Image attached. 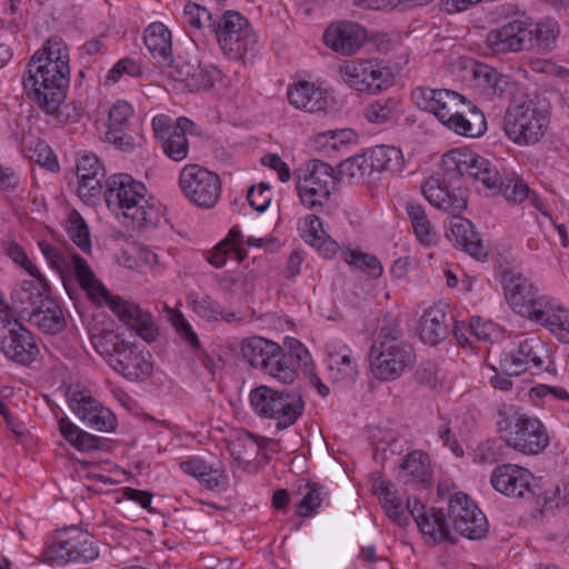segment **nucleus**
<instances>
[{
	"label": "nucleus",
	"instance_id": "obj_1",
	"mask_svg": "<svg viewBox=\"0 0 569 569\" xmlns=\"http://www.w3.org/2000/svg\"><path fill=\"white\" fill-rule=\"evenodd\" d=\"M506 172L496 161L472 152L451 151L442 157L441 171L426 180L422 192L433 207L445 212H462L467 208L466 182L491 196L501 190Z\"/></svg>",
	"mask_w": 569,
	"mask_h": 569
},
{
	"label": "nucleus",
	"instance_id": "obj_2",
	"mask_svg": "<svg viewBox=\"0 0 569 569\" xmlns=\"http://www.w3.org/2000/svg\"><path fill=\"white\" fill-rule=\"evenodd\" d=\"M39 247L48 264L58 272L67 290L74 274L79 286L93 303H107L121 322L134 330L147 342L156 339L157 327L151 315L132 302L112 297L84 258L70 251H61L44 241L40 242Z\"/></svg>",
	"mask_w": 569,
	"mask_h": 569
},
{
	"label": "nucleus",
	"instance_id": "obj_3",
	"mask_svg": "<svg viewBox=\"0 0 569 569\" xmlns=\"http://www.w3.org/2000/svg\"><path fill=\"white\" fill-rule=\"evenodd\" d=\"M146 194V186L127 173L111 176L103 192L108 208L122 214L131 229L156 227L159 222V211Z\"/></svg>",
	"mask_w": 569,
	"mask_h": 569
},
{
	"label": "nucleus",
	"instance_id": "obj_4",
	"mask_svg": "<svg viewBox=\"0 0 569 569\" xmlns=\"http://www.w3.org/2000/svg\"><path fill=\"white\" fill-rule=\"evenodd\" d=\"M549 126L548 109L538 96L512 101L506 110L503 129L508 138L520 146L541 140Z\"/></svg>",
	"mask_w": 569,
	"mask_h": 569
},
{
	"label": "nucleus",
	"instance_id": "obj_5",
	"mask_svg": "<svg viewBox=\"0 0 569 569\" xmlns=\"http://www.w3.org/2000/svg\"><path fill=\"white\" fill-rule=\"evenodd\" d=\"M30 59L23 76V90L43 112L53 114L63 103L70 83V73L48 67H38Z\"/></svg>",
	"mask_w": 569,
	"mask_h": 569
},
{
	"label": "nucleus",
	"instance_id": "obj_6",
	"mask_svg": "<svg viewBox=\"0 0 569 569\" xmlns=\"http://www.w3.org/2000/svg\"><path fill=\"white\" fill-rule=\"evenodd\" d=\"M208 29L214 34L223 53L231 60L252 59L257 53V39L248 20L238 11L227 10L216 16Z\"/></svg>",
	"mask_w": 569,
	"mask_h": 569
},
{
	"label": "nucleus",
	"instance_id": "obj_7",
	"mask_svg": "<svg viewBox=\"0 0 569 569\" xmlns=\"http://www.w3.org/2000/svg\"><path fill=\"white\" fill-rule=\"evenodd\" d=\"M250 405L261 418L276 420L278 429H287L302 416L305 400L298 391H280L267 386L251 390Z\"/></svg>",
	"mask_w": 569,
	"mask_h": 569
},
{
	"label": "nucleus",
	"instance_id": "obj_8",
	"mask_svg": "<svg viewBox=\"0 0 569 569\" xmlns=\"http://www.w3.org/2000/svg\"><path fill=\"white\" fill-rule=\"evenodd\" d=\"M241 352L253 368L261 369L281 383L295 381L297 372L288 365L287 355L278 343L261 337H251L242 341Z\"/></svg>",
	"mask_w": 569,
	"mask_h": 569
},
{
	"label": "nucleus",
	"instance_id": "obj_9",
	"mask_svg": "<svg viewBox=\"0 0 569 569\" xmlns=\"http://www.w3.org/2000/svg\"><path fill=\"white\" fill-rule=\"evenodd\" d=\"M549 358L547 345L538 337H530L523 339L515 352L500 356L499 370L507 376H519L525 371L532 375L552 372L553 362Z\"/></svg>",
	"mask_w": 569,
	"mask_h": 569
},
{
	"label": "nucleus",
	"instance_id": "obj_10",
	"mask_svg": "<svg viewBox=\"0 0 569 569\" xmlns=\"http://www.w3.org/2000/svg\"><path fill=\"white\" fill-rule=\"evenodd\" d=\"M179 186L190 202L203 209L213 208L221 196L219 176L199 164L182 168Z\"/></svg>",
	"mask_w": 569,
	"mask_h": 569
},
{
	"label": "nucleus",
	"instance_id": "obj_11",
	"mask_svg": "<svg viewBox=\"0 0 569 569\" xmlns=\"http://www.w3.org/2000/svg\"><path fill=\"white\" fill-rule=\"evenodd\" d=\"M339 72L343 82L357 91L383 90L395 81L391 68L378 59L348 61Z\"/></svg>",
	"mask_w": 569,
	"mask_h": 569
},
{
	"label": "nucleus",
	"instance_id": "obj_12",
	"mask_svg": "<svg viewBox=\"0 0 569 569\" xmlns=\"http://www.w3.org/2000/svg\"><path fill=\"white\" fill-rule=\"evenodd\" d=\"M111 348L100 351L109 366L131 381L144 380L152 373L150 355L138 351L133 345H128L119 335H111Z\"/></svg>",
	"mask_w": 569,
	"mask_h": 569
},
{
	"label": "nucleus",
	"instance_id": "obj_13",
	"mask_svg": "<svg viewBox=\"0 0 569 569\" xmlns=\"http://www.w3.org/2000/svg\"><path fill=\"white\" fill-rule=\"evenodd\" d=\"M450 530L460 536L477 540L486 536L488 521L477 505L463 492L450 497L446 511Z\"/></svg>",
	"mask_w": 569,
	"mask_h": 569
},
{
	"label": "nucleus",
	"instance_id": "obj_14",
	"mask_svg": "<svg viewBox=\"0 0 569 569\" xmlns=\"http://www.w3.org/2000/svg\"><path fill=\"white\" fill-rule=\"evenodd\" d=\"M99 552L93 543V537L78 528L66 530L63 537H59L46 550V560L58 563L88 562L98 557Z\"/></svg>",
	"mask_w": 569,
	"mask_h": 569
},
{
	"label": "nucleus",
	"instance_id": "obj_15",
	"mask_svg": "<svg viewBox=\"0 0 569 569\" xmlns=\"http://www.w3.org/2000/svg\"><path fill=\"white\" fill-rule=\"evenodd\" d=\"M533 479L529 470L508 463L493 469L490 482L498 492L507 497L546 502V498H541L540 488L532 483Z\"/></svg>",
	"mask_w": 569,
	"mask_h": 569
},
{
	"label": "nucleus",
	"instance_id": "obj_16",
	"mask_svg": "<svg viewBox=\"0 0 569 569\" xmlns=\"http://www.w3.org/2000/svg\"><path fill=\"white\" fill-rule=\"evenodd\" d=\"M2 330L0 351L6 358L20 366H30L39 355L32 333L18 319L3 325Z\"/></svg>",
	"mask_w": 569,
	"mask_h": 569
},
{
	"label": "nucleus",
	"instance_id": "obj_17",
	"mask_svg": "<svg viewBox=\"0 0 569 569\" xmlns=\"http://www.w3.org/2000/svg\"><path fill=\"white\" fill-rule=\"evenodd\" d=\"M507 445L519 452L537 455L549 445V436L539 419L522 412L516 417L515 430L510 432Z\"/></svg>",
	"mask_w": 569,
	"mask_h": 569
},
{
	"label": "nucleus",
	"instance_id": "obj_18",
	"mask_svg": "<svg viewBox=\"0 0 569 569\" xmlns=\"http://www.w3.org/2000/svg\"><path fill=\"white\" fill-rule=\"evenodd\" d=\"M416 360L411 345H402L398 349L369 350V363L376 378L383 381L395 380L410 368Z\"/></svg>",
	"mask_w": 569,
	"mask_h": 569
},
{
	"label": "nucleus",
	"instance_id": "obj_19",
	"mask_svg": "<svg viewBox=\"0 0 569 569\" xmlns=\"http://www.w3.org/2000/svg\"><path fill=\"white\" fill-rule=\"evenodd\" d=\"M48 297H50V286L42 273L34 280H24L11 291V313L27 319Z\"/></svg>",
	"mask_w": 569,
	"mask_h": 569
},
{
	"label": "nucleus",
	"instance_id": "obj_20",
	"mask_svg": "<svg viewBox=\"0 0 569 569\" xmlns=\"http://www.w3.org/2000/svg\"><path fill=\"white\" fill-rule=\"evenodd\" d=\"M366 39L367 30L362 26L346 20L331 23L323 33L325 43L343 56L355 54Z\"/></svg>",
	"mask_w": 569,
	"mask_h": 569
},
{
	"label": "nucleus",
	"instance_id": "obj_21",
	"mask_svg": "<svg viewBox=\"0 0 569 569\" xmlns=\"http://www.w3.org/2000/svg\"><path fill=\"white\" fill-rule=\"evenodd\" d=\"M408 511L419 531L432 542L450 540V523L443 509L432 508L427 512L426 507L418 500L408 498Z\"/></svg>",
	"mask_w": 569,
	"mask_h": 569
},
{
	"label": "nucleus",
	"instance_id": "obj_22",
	"mask_svg": "<svg viewBox=\"0 0 569 569\" xmlns=\"http://www.w3.org/2000/svg\"><path fill=\"white\" fill-rule=\"evenodd\" d=\"M76 416L88 427L97 431L110 432L117 426L116 416L91 396L80 395L70 399Z\"/></svg>",
	"mask_w": 569,
	"mask_h": 569
},
{
	"label": "nucleus",
	"instance_id": "obj_23",
	"mask_svg": "<svg viewBox=\"0 0 569 569\" xmlns=\"http://www.w3.org/2000/svg\"><path fill=\"white\" fill-rule=\"evenodd\" d=\"M77 176L79 179L78 194L84 201H91L102 191V180L106 170L93 153L80 154L77 159Z\"/></svg>",
	"mask_w": 569,
	"mask_h": 569
},
{
	"label": "nucleus",
	"instance_id": "obj_24",
	"mask_svg": "<svg viewBox=\"0 0 569 569\" xmlns=\"http://www.w3.org/2000/svg\"><path fill=\"white\" fill-rule=\"evenodd\" d=\"M527 24L515 20L487 34V43L495 53L528 50Z\"/></svg>",
	"mask_w": 569,
	"mask_h": 569
},
{
	"label": "nucleus",
	"instance_id": "obj_25",
	"mask_svg": "<svg viewBox=\"0 0 569 569\" xmlns=\"http://www.w3.org/2000/svg\"><path fill=\"white\" fill-rule=\"evenodd\" d=\"M369 166V183H376L383 174H395L403 168L405 160L400 149L393 146H376L365 152Z\"/></svg>",
	"mask_w": 569,
	"mask_h": 569
},
{
	"label": "nucleus",
	"instance_id": "obj_26",
	"mask_svg": "<svg viewBox=\"0 0 569 569\" xmlns=\"http://www.w3.org/2000/svg\"><path fill=\"white\" fill-rule=\"evenodd\" d=\"M455 319L442 307L429 308L422 315L419 325L420 339L429 346H437L450 333Z\"/></svg>",
	"mask_w": 569,
	"mask_h": 569
},
{
	"label": "nucleus",
	"instance_id": "obj_27",
	"mask_svg": "<svg viewBox=\"0 0 569 569\" xmlns=\"http://www.w3.org/2000/svg\"><path fill=\"white\" fill-rule=\"evenodd\" d=\"M133 114L132 107L126 101H117L109 110L108 129L104 132V139L113 143L121 150H129L133 147V139L126 133L124 129L128 126Z\"/></svg>",
	"mask_w": 569,
	"mask_h": 569
},
{
	"label": "nucleus",
	"instance_id": "obj_28",
	"mask_svg": "<svg viewBox=\"0 0 569 569\" xmlns=\"http://www.w3.org/2000/svg\"><path fill=\"white\" fill-rule=\"evenodd\" d=\"M287 96L290 104L306 112L325 111L329 106L327 92L308 81H299L291 86Z\"/></svg>",
	"mask_w": 569,
	"mask_h": 569
},
{
	"label": "nucleus",
	"instance_id": "obj_29",
	"mask_svg": "<svg viewBox=\"0 0 569 569\" xmlns=\"http://www.w3.org/2000/svg\"><path fill=\"white\" fill-rule=\"evenodd\" d=\"M143 42L158 64L171 67L174 62L171 32L161 22L150 23L143 32Z\"/></svg>",
	"mask_w": 569,
	"mask_h": 569
},
{
	"label": "nucleus",
	"instance_id": "obj_30",
	"mask_svg": "<svg viewBox=\"0 0 569 569\" xmlns=\"http://www.w3.org/2000/svg\"><path fill=\"white\" fill-rule=\"evenodd\" d=\"M472 74L478 84L493 98H507L513 94L518 87V83L510 77L499 73L495 68L485 63H477Z\"/></svg>",
	"mask_w": 569,
	"mask_h": 569
},
{
	"label": "nucleus",
	"instance_id": "obj_31",
	"mask_svg": "<svg viewBox=\"0 0 569 569\" xmlns=\"http://www.w3.org/2000/svg\"><path fill=\"white\" fill-rule=\"evenodd\" d=\"M503 292L512 309L521 313V309L536 296L533 284L520 272L507 271L502 274Z\"/></svg>",
	"mask_w": 569,
	"mask_h": 569
},
{
	"label": "nucleus",
	"instance_id": "obj_32",
	"mask_svg": "<svg viewBox=\"0 0 569 569\" xmlns=\"http://www.w3.org/2000/svg\"><path fill=\"white\" fill-rule=\"evenodd\" d=\"M27 320L47 335H58L67 326L62 309L51 297L44 299V302L30 313Z\"/></svg>",
	"mask_w": 569,
	"mask_h": 569
},
{
	"label": "nucleus",
	"instance_id": "obj_33",
	"mask_svg": "<svg viewBox=\"0 0 569 569\" xmlns=\"http://www.w3.org/2000/svg\"><path fill=\"white\" fill-rule=\"evenodd\" d=\"M528 50L538 53H549L555 47L560 34L559 23L551 18L543 19L537 23L527 24Z\"/></svg>",
	"mask_w": 569,
	"mask_h": 569
},
{
	"label": "nucleus",
	"instance_id": "obj_34",
	"mask_svg": "<svg viewBox=\"0 0 569 569\" xmlns=\"http://www.w3.org/2000/svg\"><path fill=\"white\" fill-rule=\"evenodd\" d=\"M402 101L397 97H381L363 109L365 119L373 124H393L403 116Z\"/></svg>",
	"mask_w": 569,
	"mask_h": 569
},
{
	"label": "nucleus",
	"instance_id": "obj_35",
	"mask_svg": "<svg viewBox=\"0 0 569 569\" xmlns=\"http://www.w3.org/2000/svg\"><path fill=\"white\" fill-rule=\"evenodd\" d=\"M449 213L452 214L450 229L456 243L478 260L486 257L487 253L483 251L481 240L479 234L475 231L472 222L461 217V212Z\"/></svg>",
	"mask_w": 569,
	"mask_h": 569
},
{
	"label": "nucleus",
	"instance_id": "obj_36",
	"mask_svg": "<svg viewBox=\"0 0 569 569\" xmlns=\"http://www.w3.org/2000/svg\"><path fill=\"white\" fill-rule=\"evenodd\" d=\"M447 128L467 138H478L486 132L487 120L483 112L470 101L462 107L460 114L451 120Z\"/></svg>",
	"mask_w": 569,
	"mask_h": 569
},
{
	"label": "nucleus",
	"instance_id": "obj_37",
	"mask_svg": "<svg viewBox=\"0 0 569 569\" xmlns=\"http://www.w3.org/2000/svg\"><path fill=\"white\" fill-rule=\"evenodd\" d=\"M39 59L34 63L38 67H48V69L62 70L70 73L69 53L67 46L59 37H51L46 41L42 49L38 50L31 59Z\"/></svg>",
	"mask_w": 569,
	"mask_h": 569
},
{
	"label": "nucleus",
	"instance_id": "obj_38",
	"mask_svg": "<svg viewBox=\"0 0 569 569\" xmlns=\"http://www.w3.org/2000/svg\"><path fill=\"white\" fill-rule=\"evenodd\" d=\"M59 430L63 438L77 450L82 452H93L101 450L106 441L87 431L81 430L68 418L59 420Z\"/></svg>",
	"mask_w": 569,
	"mask_h": 569
},
{
	"label": "nucleus",
	"instance_id": "obj_39",
	"mask_svg": "<svg viewBox=\"0 0 569 569\" xmlns=\"http://www.w3.org/2000/svg\"><path fill=\"white\" fill-rule=\"evenodd\" d=\"M400 479L405 483L417 482L425 485L428 482L429 457L421 450H413L402 461Z\"/></svg>",
	"mask_w": 569,
	"mask_h": 569
},
{
	"label": "nucleus",
	"instance_id": "obj_40",
	"mask_svg": "<svg viewBox=\"0 0 569 569\" xmlns=\"http://www.w3.org/2000/svg\"><path fill=\"white\" fill-rule=\"evenodd\" d=\"M377 491L383 500V508L389 519L399 527H406L411 518L408 502L403 506L401 499L391 492L389 483L386 481H380Z\"/></svg>",
	"mask_w": 569,
	"mask_h": 569
},
{
	"label": "nucleus",
	"instance_id": "obj_41",
	"mask_svg": "<svg viewBox=\"0 0 569 569\" xmlns=\"http://www.w3.org/2000/svg\"><path fill=\"white\" fill-rule=\"evenodd\" d=\"M406 212L412 223L415 234L420 243L430 244L433 241L435 233L425 208L417 202L408 201Z\"/></svg>",
	"mask_w": 569,
	"mask_h": 569
},
{
	"label": "nucleus",
	"instance_id": "obj_42",
	"mask_svg": "<svg viewBox=\"0 0 569 569\" xmlns=\"http://www.w3.org/2000/svg\"><path fill=\"white\" fill-rule=\"evenodd\" d=\"M306 233L303 239L310 246L322 250L323 246H327L325 256H331L338 249V244L333 241L327 242V232L323 229L322 221L316 212L306 217Z\"/></svg>",
	"mask_w": 569,
	"mask_h": 569
},
{
	"label": "nucleus",
	"instance_id": "obj_43",
	"mask_svg": "<svg viewBox=\"0 0 569 569\" xmlns=\"http://www.w3.org/2000/svg\"><path fill=\"white\" fill-rule=\"evenodd\" d=\"M297 191L301 203L316 213L322 211L325 202L329 200L331 193L330 190L309 184V182L301 179L297 183Z\"/></svg>",
	"mask_w": 569,
	"mask_h": 569
},
{
	"label": "nucleus",
	"instance_id": "obj_44",
	"mask_svg": "<svg viewBox=\"0 0 569 569\" xmlns=\"http://www.w3.org/2000/svg\"><path fill=\"white\" fill-rule=\"evenodd\" d=\"M402 345H409L403 340V331L400 322L396 319H389L383 326H381L378 338L371 346L370 350L373 349H398Z\"/></svg>",
	"mask_w": 569,
	"mask_h": 569
},
{
	"label": "nucleus",
	"instance_id": "obj_45",
	"mask_svg": "<svg viewBox=\"0 0 569 569\" xmlns=\"http://www.w3.org/2000/svg\"><path fill=\"white\" fill-rule=\"evenodd\" d=\"M307 174L302 180L309 182V184H313L321 189L330 190L336 183V177L333 174V169L330 164L315 159L310 161L307 168Z\"/></svg>",
	"mask_w": 569,
	"mask_h": 569
},
{
	"label": "nucleus",
	"instance_id": "obj_46",
	"mask_svg": "<svg viewBox=\"0 0 569 569\" xmlns=\"http://www.w3.org/2000/svg\"><path fill=\"white\" fill-rule=\"evenodd\" d=\"M369 166L363 154L349 158L339 164L338 173L341 179H348L350 183H369Z\"/></svg>",
	"mask_w": 569,
	"mask_h": 569
},
{
	"label": "nucleus",
	"instance_id": "obj_47",
	"mask_svg": "<svg viewBox=\"0 0 569 569\" xmlns=\"http://www.w3.org/2000/svg\"><path fill=\"white\" fill-rule=\"evenodd\" d=\"M440 101L439 112H436L437 119L447 127V124L457 118L462 111V107H466L470 101L465 96L448 90L446 91L442 101Z\"/></svg>",
	"mask_w": 569,
	"mask_h": 569
},
{
	"label": "nucleus",
	"instance_id": "obj_48",
	"mask_svg": "<svg viewBox=\"0 0 569 569\" xmlns=\"http://www.w3.org/2000/svg\"><path fill=\"white\" fill-rule=\"evenodd\" d=\"M343 260L362 271H366L370 277L377 279L382 274V266L377 257L369 253H363L359 250L348 249L343 251Z\"/></svg>",
	"mask_w": 569,
	"mask_h": 569
},
{
	"label": "nucleus",
	"instance_id": "obj_49",
	"mask_svg": "<svg viewBox=\"0 0 569 569\" xmlns=\"http://www.w3.org/2000/svg\"><path fill=\"white\" fill-rule=\"evenodd\" d=\"M69 226L67 233L69 238L78 246L83 252L91 251V239L87 222L79 212L72 211L68 219Z\"/></svg>",
	"mask_w": 569,
	"mask_h": 569
},
{
	"label": "nucleus",
	"instance_id": "obj_50",
	"mask_svg": "<svg viewBox=\"0 0 569 569\" xmlns=\"http://www.w3.org/2000/svg\"><path fill=\"white\" fill-rule=\"evenodd\" d=\"M447 89H431L419 87L412 90V99L417 108L436 116L439 112L440 99L442 100Z\"/></svg>",
	"mask_w": 569,
	"mask_h": 569
},
{
	"label": "nucleus",
	"instance_id": "obj_51",
	"mask_svg": "<svg viewBox=\"0 0 569 569\" xmlns=\"http://www.w3.org/2000/svg\"><path fill=\"white\" fill-rule=\"evenodd\" d=\"M530 192L531 190L525 180L515 177L513 174H506L501 190L499 191V193L503 194L508 201L513 203H521L529 198Z\"/></svg>",
	"mask_w": 569,
	"mask_h": 569
},
{
	"label": "nucleus",
	"instance_id": "obj_52",
	"mask_svg": "<svg viewBox=\"0 0 569 569\" xmlns=\"http://www.w3.org/2000/svg\"><path fill=\"white\" fill-rule=\"evenodd\" d=\"M557 305L553 303L552 299L542 296V297H533L530 302L521 309V316H527L528 318L543 323L545 320H548V316L556 309Z\"/></svg>",
	"mask_w": 569,
	"mask_h": 569
},
{
	"label": "nucleus",
	"instance_id": "obj_53",
	"mask_svg": "<svg viewBox=\"0 0 569 569\" xmlns=\"http://www.w3.org/2000/svg\"><path fill=\"white\" fill-rule=\"evenodd\" d=\"M163 153L173 161H182L187 158L189 151V142L187 137L178 131H173L164 140L161 141Z\"/></svg>",
	"mask_w": 569,
	"mask_h": 569
},
{
	"label": "nucleus",
	"instance_id": "obj_54",
	"mask_svg": "<svg viewBox=\"0 0 569 569\" xmlns=\"http://www.w3.org/2000/svg\"><path fill=\"white\" fill-rule=\"evenodd\" d=\"M183 16L186 22L197 30L208 27L216 17L206 7L194 2H188L184 6Z\"/></svg>",
	"mask_w": 569,
	"mask_h": 569
},
{
	"label": "nucleus",
	"instance_id": "obj_55",
	"mask_svg": "<svg viewBox=\"0 0 569 569\" xmlns=\"http://www.w3.org/2000/svg\"><path fill=\"white\" fill-rule=\"evenodd\" d=\"M308 491L297 506V513L300 517H308L321 503L322 487L316 482H307Z\"/></svg>",
	"mask_w": 569,
	"mask_h": 569
},
{
	"label": "nucleus",
	"instance_id": "obj_56",
	"mask_svg": "<svg viewBox=\"0 0 569 569\" xmlns=\"http://www.w3.org/2000/svg\"><path fill=\"white\" fill-rule=\"evenodd\" d=\"M220 76V71L213 66L201 64L197 69L194 78L191 77L190 90L210 89L213 87L214 81Z\"/></svg>",
	"mask_w": 569,
	"mask_h": 569
},
{
	"label": "nucleus",
	"instance_id": "obj_57",
	"mask_svg": "<svg viewBox=\"0 0 569 569\" xmlns=\"http://www.w3.org/2000/svg\"><path fill=\"white\" fill-rule=\"evenodd\" d=\"M170 322L180 337L183 338L191 347L198 348L200 346L198 336L193 332L190 323L180 311L171 312Z\"/></svg>",
	"mask_w": 569,
	"mask_h": 569
},
{
	"label": "nucleus",
	"instance_id": "obj_58",
	"mask_svg": "<svg viewBox=\"0 0 569 569\" xmlns=\"http://www.w3.org/2000/svg\"><path fill=\"white\" fill-rule=\"evenodd\" d=\"M29 158L38 164L54 171L59 166L52 150L44 142H38L29 154Z\"/></svg>",
	"mask_w": 569,
	"mask_h": 569
},
{
	"label": "nucleus",
	"instance_id": "obj_59",
	"mask_svg": "<svg viewBox=\"0 0 569 569\" xmlns=\"http://www.w3.org/2000/svg\"><path fill=\"white\" fill-rule=\"evenodd\" d=\"M194 310L207 320H218L223 317L220 306L209 296H204L200 300L194 301Z\"/></svg>",
	"mask_w": 569,
	"mask_h": 569
},
{
	"label": "nucleus",
	"instance_id": "obj_60",
	"mask_svg": "<svg viewBox=\"0 0 569 569\" xmlns=\"http://www.w3.org/2000/svg\"><path fill=\"white\" fill-rule=\"evenodd\" d=\"M200 62L197 58L191 59H182L181 57L177 60V79L184 82L186 86L191 88V77L194 78L197 69L199 68Z\"/></svg>",
	"mask_w": 569,
	"mask_h": 569
},
{
	"label": "nucleus",
	"instance_id": "obj_61",
	"mask_svg": "<svg viewBox=\"0 0 569 569\" xmlns=\"http://www.w3.org/2000/svg\"><path fill=\"white\" fill-rule=\"evenodd\" d=\"M8 254L14 262H17L26 271H28L30 276H32L33 278L41 277V272L39 271V269L30 261L24 250L20 246L16 243L11 244L8 248Z\"/></svg>",
	"mask_w": 569,
	"mask_h": 569
},
{
	"label": "nucleus",
	"instance_id": "obj_62",
	"mask_svg": "<svg viewBox=\"0 0 569 569\" xmlns=\"http://www.w3.org/2000/svg\"><path fill=\"white\" fill-rule=\"evenodd\" d=\"M261 163L274 170L278 173L279 180L281 182H288L290 180L291 171L289 166L282 161V159L277 153L264 154L261 158Z\"/></svg>",
	"mask_w": 569,
	"mask_h": 569
},
{
	"label": "nucleus",
	"instance_id": "obj_63",
	"mask_svg": "<svg viewBox=\"0 0 569 569\" xmlns=\"http://www.w3.org/2000/svg\"><path fill=\"white\" fill-rule=\"evenodd\" d=\"M521 413L522 411L513 408L512 406L503 405L498 410V429L500 431H513L516 425V417H518Z\"/></svg>",
	"mask_w": 569,
	"mask_h": 569
},
{
	"label": "nucleus",
	"instance_id": "obj_64",
	"mask_svg": "<svg viewBox=\"0 0 569 569\" xmlns=\"http://www.w3.org/2000/svg\"><path fill=\"white\" fill-rule=\"evenodd\" d=\"M140 71L139 66L136 63L134 60L129 58H123L120 61H118L113 68L110 70L108 74V80L112 82H117L122 74L127 73L129 76H138Z\"/></svg>",
	"mask_w": 569,
	"mask_h": 569
}]
</instances>
